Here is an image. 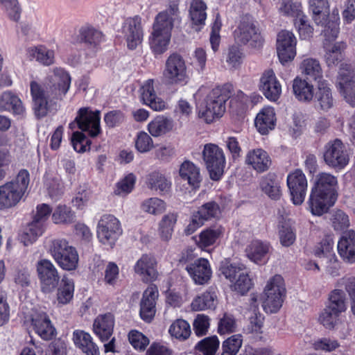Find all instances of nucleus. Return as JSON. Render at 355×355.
Returning a JSON list of instances; mask_svg holds the SVG:
<instances>
[{
	"label": "nucleus",
	"mask_w": 355,
	"mask_h": 355,
	"mask_svg": "<svg viewBox=\"0 0 355 355\" xmlns=\"http://www.w3.org/2000/svg\"><path fill=\"white\" fill-rule=\"evenodd\" d=\"M322 31L325 37L324 48L326 63L329 67L336 66L343 60V46L339 43L331 44V42L337 37L339 24L337 20L330 21Z\"/></svg>",
	"instance_id": "1a4fd4ad"
},
{
	"label": "nucleus",
	"mask_w": 355,
	"mask_h": 355,
	"mask_svg": "<svg viewBox=\"0 0 355 355\" xmlns=\"http://www.w3.org/2000/svg\"><path fill=\"white\" fill-rule=\"evenodd\" d=\"M158 295V289L154 285L149 286L143 293L140 302L139 314L141 319L147 322H150L155 317L156 300Z\"/></svg>",
	"instance_id": "b1692460"
},
{
	"label": "nucleus",
	"mask_w": 355,
	"mask_h": 355,
	"mask_svg": "<svg viewBox=\"0 0 355 355\" xmlns=\"http://www.w3.org/2000/svg\"><path fill=\"white\" fill-rule=\"evenodd\" d=\"M300 70L307 79L322 81L323 76L322 67L318 60L313 58H306L300 64Z\"/></svg>",
	"instance_id": "e433bc0d"
},
{
	"label": "nucleus",
	"mask_w": 355,
	"mask_h": 355,
	"mask_svg": "<svg viewBox=\"0 0 355 355\" xmlns=\"http://www.w3.org/2000/svg\"><path fill=\"white\" fill-rule=\"evenodd\" d=\"M100 120V112L93 111L89 107L80 108L75 119L78 128L92 137L98 136L101 131Z\"/></svg>",
	"instance_id": "a211bd4d"
},
{
	"label": "nucleus",
	"mask_w": 355,
	"mask_h": 355,
	"mask_svg": "<svg viewBox=\"0 0 355 355\" xmlns=\"http://www.w3.org/2000/svg\"><path fill=\"white\" fill-rule=\"evenodd\" d=\"M338 189L337 177L330 173L320 172L315 175L311 189L336 198Z\"/></svg>",
	"instance_id": "393cba45"
},
{
	"label": "nucleus",
	"mask_w": 355,
	"mask_h": 355,
	"mask_svg": "<svg viewBox=\"0 0 355 355\" xmlns=\"http://www.w3.org/2000/svg\"><path fill=\"white\" fill-rule=\"evenodd\" d=\"M173 127V121L163 115L154 118L147 125L151 136L158 137L170 132Z\"/></svg>",
	"instance_id": "a18cd8bd"
},
{
	"label": "nucleus",
	"mask_w": 355,
	"mask_h": 355,
	"mask_svg": "<svg viewBox=\"0 0 355 355\" xmlns=\"http://www.w3.org/2000/svg\"><path fill=\"white\" fill-rule=\"evenodd\" d=\"M336 200V198L311 189L308 200L309 209L313 215L322 216L334 205Z\"/></svg>",
	"instance_id": "c85d7f7f"
},
{
	"label": "nucleus",
	"mask_w": 355,
	"mask_h": 355,
	"mask_svg": "<svg viewBox=\"0 0 355 355\" xmlns=\"http://www.w3.org/2000/svg\"><path fill=\"white\" fill-rule=\"evenodd\" d=\"M186 270L196 284L203 285L211 279L212 271L209 261L199 258L186 266Z\"/></svg>",
	"instance_id": "5701e85b"
},
{
	"label": "nucleus",
	"mask_w": 355,
	"mask_h": 355,
	"mask_svg": "<svg viewBox=\"0 0 355 355\" xmlns=\"http://www.w3.org/2000/svg\"><path fill=\"white\" fill-rule=\"evenodd\" d=\"M279 11L282 15L293 17L295 19H297L304 14L302 10V4L293 0H282Z\"/></svg>",
	"instance_id": "13d9d810"
},
{
	"label": "nucleus",
	"mask_w": 355,
	"mask_h": 355,
	"mask_svg": "<svg viewBox=\"0 0 355 355\" xmlns=\"http://www.w3.org/2000/svg\"><path fill=\"white\" fill-rule=\"evenodd\" d=\"M31 59L35 60L44 66H51L55 63V51L44 45L32 46L28 49Z\"/></svg>",
	"instance_id": "79ce46f5"
},
{
	"label": "nucleus",
	"mask_w": 355,
	"mask_h": 355,
	"mask_svg": "<svg viewBox=\"0 0 355 355\" xmlns=\"http://www.w3.org/2000/svg\"><path fill=\"white\" fill-rule=\"evenodd\" d=\"M340 313L331 310V309L326 306L320 313L318 316V322L327 329H334L338 322V316Z\"/></svg>",
	"instance_id": "bf43d9fd"
},
{
	"label": "nucleus",
	"mask_w": 355,
	"mask_h": 355,
	"mask_svg": "<svg viewBox=\"0 0 355 355\" xmlns=\"http://www.w3.org/2000/svg\"><path fill=\"white\" fill-rule=\"evenodd\" d=\"M221 225H214L203 230L198 235V246L201 249L214 245L224 234Z\"/></svg>",
	"instance_id": "c9c22d12"
},
{
	"label": "nucleus",
	"mask_w": 355,
	"mask_h": 355,
	"mask_svg": "<svg viewBox=\"0 0 355 355\" xmlns=\"http://www.w3.org/2000/svg\"><path fill=\"white\" fill-rule=\"evenodd\" d=\"M250 312L252 315L249 318V324L248 330L250 333H261L263 327V317L259 312V305L257 303V295L252 294L250 295Z\"/></svg>",
	"instance_id": "09e8293b"
},
{
	"label": "nucleus",
	"mask_w": 355,
	"mask_h": 355,
	"mask_svg": "<svg viewBox=\"0 0 355 355\" xmlns=\"http://www.w3.org/2000/svg\"><path fill=\"white\" fill-rule=\"evenodd\" d=\"M314 97L320 109L324 111L333 107L335 103L331 89L324 80L319 81Z\"/></svg>",
	"instance_id": "58836bf2"
},
{
	"label": "nucleus",
	"mask_w": 355,
	"mask_h": 355,
	"mask_svg": "<svg viewBox=\"0 0 355 355\" xmlns=\"http://www.w3.org/2000/svg\"><path fill=\"white\" fill-rule=\"evenodd\" d=\"M351 67L342 64L338 72V84L341 95L351 105H355V80Z\"/></svg>",
	"instance_id": "412c9836"
},
{
	"label": "nucleus",
	"mask_w": 355,
	"mask_h": 355,
	"mask_svg": "<svg viewBox=\"0 0 355 355\" xmlns=\"http://www.w3.org/2000/svg\"><path fill=\"white\" fill-rule=\"evenodd\" d=\"M164 80L171 85L184 84L188 80L187 66L183 58L178 55H171L166 60L163 72Z\"/></svg>",
	"instance_id": "ddd939ff"
},
{
	"label": "nucleus",
	"mask_w": 355,
	"mask_h": 355,
	"mask_svg": "<svg viewBox=\"0 0 355 355\" xmlns=\"http://www.w3.org/2000/svg\"><path fill=\"white\" fill-rule=\"evenodd\" d=\"M216 304L217 295L214 289L210 288L196 297L191 304V308L193 311H199L213 309Z\"/></svg>",
	"instance_id": "37998d69"
},
{
	"label": "nucleus",
	"mask_w": 355,
	"mask_h": 355,
	"mask_svg": "<svg viewBox=\"0 0 355 355\" xmlns=\"http://www.w3.org/2000/svg\"><path fill=\"white\" fill-rule=\"evenodd\" d=\"M179 174L182 180L193 188L199 187L201 175L199 167L190 161L184 162L180 167Z\"/></svg>",
	"instance_id": "4c0bfd02"
},
{
	"label": "nucleus",
	"mask_w": 355,
	"mask_h": 355,
	"mask_svg": "<svg viewBox=\"0 0 355 355\" xmlns=\"http://www.w3.org/2000/svg\"><path fill=\"white\" fill-rule=\"evenodd\" d=\"M243 59L244 54L239 47L232 46L229 49L226 62L231 68L238 69L243 63Z\"/></svg>",
	"instance_id": "774afa93"
},
{
	"label": "nucleus",
	"mask_w": 355,
	"mask_h": 355,
	"mask_svg": "<svg viewBox=\"0 0 355 355\" xmlns=\"http://www.w3.org/2000/svg\"><path fill=\"white\" fill-rule=\"evenodd\" d=\"M135 144L136 149L141 153H148L154 148L153 139L144 131H140L137 134Z\"/></svg>",
	"instance_id": "69168bd1"
},
{
	"label": "nucleus",
	"mask_w": 355,
	"mask_h": 355,
	"mask_svg": "<svg viewBox=\"0 0 355 355\" xmlns=\"http://www.w3.org/2000/svg\"><path fill=\"white\" fill-rule=\"evenodd\" d=\"M219 212V206L215 202L211 201L205 203L193 213L189 223L184 229L185 234L187 235L193 234L206 221L216 217Z\"/></svg>",
	"instance_id": "4468645a"
},
{
	"label": "nucleus",
	"mask_w": 355,
	"mask_h": 355,
	"mask_svg": "<svg viewBox=\"0 0 355 355\" xmlns=\"http://www.w3.org/2000/svg\"><path fill=\"white\" fill-rule=\"evenodd\" d=\"M168 333L173 338L183 341L190 336L191 330L187 321L183 319H177L170 325Z\"/></svg>",
	"instance_id": "3c124183"
},
{
	"label": "nucleus",
	"mask_w": 355,
	"mask_h": 355,
	"mask_svg": "<svg viewBox=\"0 0 355 355\" xmlns=\"http://www.w3.org/2000/svg\"><path fill=\"white\" fill-rule=\"evenodd\" d=\"M122 33L129 49H135L143 41L141 18L137 15L128 18L122 26Z\"/></svg>",
	"instance_id": "6ab92c4d"
},
{
	"label": "nucleus",
	"mask_w": 355,
	"mask_h": 355,
	"mask_svg": "<svg viewBox=\"0 0 355 355\" xmlns=\"http://www.w3.org/2000/svg\"><path fill=\"white\" fill-rule=\"evenodd\" d=\"M259 87L264 96L270 101L275 102L281 96L282 85L271 69L265 70L259 79Z\"/></svg>",
	"instance_id": "aec40b11"
},
{
	"label": "nucleus",
	"mask_w": 355,
	"mask_h": 355,
	"mask_svg": "<svg viewBox=\"0 0 355 355\" xmlns=\"http://www.w3.org/2000/svg\"><path fill=\"white\" fill-rule=\"evenodd\" d=\"M180 21L178 3L175 1L156 15L149 37L150 46L155 54H162L167 50L174 24Z\"/></svg>",
	"instance_id": "f257e3e1"
},
{
	"label": "nucleus",
	"mask_w": 355,
	"mask_h": 355,
	"mask_svg": "<svg viewBox=\"0 0 355 355\" xmlns=\"http://www.w3.org/2000/svg\"><path fill=\"white\" fill-rule=\"evenodd\" d=\"M269 251L270 245L260 240L252 241L245 250L248 257L257 264L266 263Z\"/></svg>",
	"instance_id": "f704fd0d"
},
{
	"label": "nucleus",
	"mask_w": 355,
	"mask_h": 355,
	"mask_svg": "<svg viewBox=\"0 0 355 355\" xmlns=\"http://www.w3.org/2000/svg\"><path fill=\"white\" fill-rule=\"evenodd\" d=\"M140 91L142 101L153 110L162 111L167 107L166 102L157 96L153 79L146 80L142 85Z\"/></svg>",
	"instance_id": "c756f323"
},
{
	"label": "nucleus",
	"mask_w": 355,
	"mask_h": 355,
	"mask_svg": "<svg viewBox=\"0 0 355 355\" xmlns=\"http://www.w3.org/2000/svg\"><path fill=\"white\" fill-rule=\"evenodd\" d=\"M30 87L34 114L37 119L43 118L48 114L49 103L57 99L55 97L49 96L48 91L35 80L31 82Z\"/></svg>",
	"instance_id": "f3484780"
},
{
	"label": "nucleus",
	"mask_w": 355,
	"mask_h": 355,
	"mask_svg": "<svg viewBox=\"0 0 355 355\" xmlns=\"http://www.w3.org/2000/svg\"><path fill=\"white\" fill-rule=\"evenodd\" d=\"M41 291L44 293H51L60 282V275L57 268L48 259H39L35 265Z\"/></svg>",
	"instance_id": "f8f14e48"
},
{
	"label": "nucleus",
	"mask_w": 355,
	"mask_h": 355,
	"mask_svg": "<svg viewBox=\"0 0 355 355\" xmlns=\"http://www.w3.org/2000/svg\"><path fill=\"white\" fill-rule=\"evenodd\" d=\"M30 182L29 173L21 170L16 178L0 186V209L16 206L22 199Z\"/></svg>",
	"instance_id": "7ed1b4c3"
},
{
	"label": "nucleus",
	"mask_w": 355,
	"mask_h": 355,
	"mask_svg": "<svg viewBox=\"0 0 355 355\" xmlns=\"http://www.w3.org/2000/svg\"><path fill=\"white\" fill-rule=\"evenodd\" d=\"M245 164L257 173L268 171L272 164L271 159L266 151L261 148L249 150L245 159Z\"/></svg>",
	"instance_id": "a878e982"
},
{
	"label": "nucleus",
	"mask_w": 355,
	"mask_h": 355,
	"mask_svg": "<svg viewBox=\"0 0 355 355\" xmlns=\"http://www.w3.org/2000/svg\"><path fill=\"white\" fill-rule=\"evenodd\" d=\"M230 96L229 91L224 87H217L209 91L200 104L198 116L207 123L221 117L225 112V103Z\"/></svg>",
	"instance_id": "f03ea898"
},
{
	"label": "nucleus",
	"mask_w": 355,
	"mask_h": 355,
	"mask_svg": "<svg viewBox=\"0 0 355 355\" xmlns=\"http://www.w3.org/2000/svg\"><path fill=\"white\" fill-rule=\"evenodd\" d=\"M176 222L177 215L173 213H168L162 218L158 225V233L162 240L168 241L171 239Z\"/></svg>",
	"instance_id": "8fccbe9b"
},
{
	"label": "nucleus",
	"mask_w": 355,
	"mask_h": 355,
	"mask_svg": "<svg viewBox=\"0 0 355 355\" xmlns=\"http://www.w3.org/2000/svg\"><path fill=\"white\" fill-rule=\"evenodd\" d=\"M221 275L229 281L232 291L244 295L252 287V282L243 265L235 264L225 261L221 263L220 269Z\"/></svg>",
	"instance_id": "39448f33"
},
{
	"label": "nucleus",
	"mask_w": 355,
	"mask_h": 355,
	"mask_svg": "<svg viewBox=\"0 0 355 355\" xmlns=\"http://www.w3.org/2000/svg\"><path fill=\"white\" fill-rule=\"evenodd\" d=\"M254 125L261 135H267L273 130L276 125V114L274 108L270 106L263 107L256 116Z\"/></svg>",
	"instance_id": "7c9ffc66"
},
{
	"label": "nucleus",
	"mask_w": 355,
	"mask_h": 355,
	"mask_svg": "<svg viewBox=\"0 0 355 355\" xmlns=\"http://www.w3.org/2000/svg\"><path fill=\"white\" fill-rule=\"evenodd\" d=\"M323 158L327 166L336 171L344 169L349 162L348 150L338 139L330 141L325 145Z\"/></svg>",
	"instance_id": "9b49d317"
},
{
	"label": "nucleus",
	"mask_w": 355,
	"mask_h": 355,
	"mask_svg": "<svg viewBox=\"0 0 355 355\" xmlns=\"http://www.w3.org/2000/svg\"><path fill=\"white\" fill-rule=\"evenodd\" d=\"M71 82L69 73L64 69L56 67L50 69L42 86L48 91L49 96L60 100L69 91Z\"/></svg>",
	"instance_id": "423d86ee"
},
{
	"label": "nucleus",
	"mask_w": 355,
	"mask_h": 355,
	"mask_svg": "<svg viewBox=\"0 0 355 355\" xmlns=\"http://www.w3.org/2000/svg\"><path fill=\"white\" fill-rule=\"evenodd\" d=\"M220 342L217 336H214L205 338L200 341L196 347L203 353L204 355H215L219 347Z\"/></svg>",
	"instance_id": "338daca9"
},
{
	"label": "nucleus",
	"mask_w": 355,
	"mask_h": 355,
	"mask_svg": "<svg viewBox=\"0 0 355 355\" xmlns=\"http://www.w3.org/2000/svg\"><path fill=\"white\" fill-rule=\"evenodd\" d=\"M297 39L289 31H281L277 36V53L283 64L292 61L296 55Z\"/></svg>",
	"instance_id": "2eb2a0df"
},
{
	"label": "nucleus",
	"mask_w": 355,
	"mask_h": 355,
	"mask_svg": "<svg viewBox=\"0 0 355 355\" xmlns=\"http://www.w3.org/2000/svg\"><path fill=\"white\" fill-rule=\"evenodd\" d=\"M260 188L272 200H279L282 196L280 182L275 174L263 176L260 181Z\"/></svg>",
	"instance_id": "ea45409f"
},
{
	"label": "nucleus",
	"mask_w": 355,
	"mask_h": 355,
	"mask_svg": "<svg viewBox=\"0 0 355 355\" xmlns=\"http://www.w3.org/2000/svg\"><path fill=\"white\" fill-rule=\"evenodd\" d=\"M337 248L338 254L345 263H355L354 231L349 230L344 232L338 242Z\"/></svg>",
	"instance_id": "bb28decb"
},
{
	"label": "nucleus",
	"mask_w": 355,
	"mask_h": 355,
	"mask_svg": "<svg viewBox=\"0 0 355 355\" xmlns=\"http://www.w3.org/2000/svg\"><path fill=\"white\" fill-rule=\"evenodd\" d=\"M47 252L64 270H73L78 267L79 256L76 249L63 238L50 239L46 243Z\"/></svg>",
	"instance_id": "20e7f679"
},
{
	"label": "nucleus",
	"mask_w": 355,
	"mask_h": 355,
	"mask_svg": "<svg viewBox=\"0 0 355 355\" xmlns=\"http://www.w3.org/2000/svg\"><path fill=\"white\" fill-rule=\"evenodd\" d=\"M309 8L313 14V19L317 24L324 26H328L329 22L333 20H329V6L327 0H309ZM338 17L334 16V21L337 20L338 23Z\"/></svg>",
	"instance_id": "2f4dec72"
},
{
	"label": "nucleus",
	"mask_w": 355,
	"mask_h": 355,
	"mask_svg": "<svg viewBox=\"0 0 355 355\" xmlns=\"http://www.w3.org/2000/svg\"><path fill=\"white\" fill-rule=\"evenodd\" d=\"M286 286L283 277L275 275L266 282L263 293L286 295Z\"/></svg>",
	"instance_id": "6e6d98bb"
},
{
	"label": "nucleus",
	"mask_w": 355,
	"mask_h": 355,
	"mask_svg": "<svg viewBox=\"0 0 355 355\" xmlns=\"http://www.w3.org/2000/svg\"><path fill=\"white\" fill-rule=\"evenodd\" d=\"M114 317L112 313L98 315L93 323V331L102 342L107 341L114 331Z\"/></svg>",
	"instance_id": "cd10ccee"
},
{
	"label": "nucleus",
	"mask_w": 355,
	"mask_h": 355,
	"mask_svg": "<svg viewBox=\"0 0 355 355\" xmlns=\"http://www.w3.org/2000/svg\"><path fill=\"white\" fill-rule=\"evenodd\" d=\"M286 183L291 196V200L295 205H300L304 201L307 190V180L300 169H296L288 173Z\"/></svg>",
	"instance_id": "dca6fc26"
},
{
	"label": "nucleus",
	"mask_w": 355,
	"mask_h": 355,
	"mask_svg": "<svg viewBox=\"0 0 355 355\" xmlns=\"http://www.w3.org/2000/svg\"><path fill=\"white\" fill-rule=\"evenodd\" d=\"M155 257L152 254H144L136 261L134 271L143 282H153L156 280L159 275Z\"/></svg>",
	"instance_id": "4be33fe9"
},
{
	"label": "nucleus",
	"mask_w": 355,
	"mask_h": 355,
	"mask_svg": "<svg viewBox=\"0 0 355 355\" xmlns=\"http://www.w3.org/2000/svg\"><path fill=\"white\" fill-rule=\"evenodd\" d=\"M123 230L119 220L112 214L101 216L97 225V238L103 245L112 248Z\"/></svg>",
	"instance_id": "6e6552de"
},
{
	"label": "nucleus",
	"mask_w": 355,
	"mask_h": 355,
	"mask_svg": "<svg viewBox=\"0 0 355 355\" xmlns=\"http://www.w3.org/2000/svg\"><path fill=\"white\" fill-rule=\"evenodd\" d=\"M147 184L151 190L158 191L160 195H165L171 191L172 182L164 174L153 171L148 175Z\"/></svg>",
	"instance_id": "a19ab883"
},
{
	"label": "nucleus",
	"mask_w": 355,
	"mask_h": 355,
	"mask_svg": "<svg viewBox=\"0 0 355 355\" xmlns=\"http://www.w3.org/2000/svg\"><path fill=\"white\" fill-rule=\"evenodd\" d=\"M72 340L76 347L86 355H99L98 348L89 333L83 330H75Z\"/></svg>",
	"instance_id": "72a5a7b5"
},
{
	"label": "nucleus",
	"mask_w": 355,
	"mask_h": 355,
	"mask_svg": "<svg viewBox=\"0 0 355 355\" xmlns=\"http://www.w3.org/2000/svg\"><path fill=\"white\" fill-rule=\"evenodd\" d=\"M236 42L241 44H248L252 48H259L263 44V38L253 19L249 16L241 18L234 32Z\"/></svg>",
	"instance_id": "9d476101"
},
{
	"label": "nucleus",
	"mask_w": 355,
	"mask_h": 355,
	"mask_svg": "<svg viewBox=\"0 0 355 355\" xmlns=\"http://www.w3.org/2000/svg\"><path fill=\"white\" fill-rule=\"evenodd\" d=\"M202 155L211 179L220 180L226 164L223 150L215 144H207L204 146Z\"/></svg>",
	"instance_id": "0eeeda50"
},
{
	"label": "nucleus",
	"mask_w": 355,
	"mask_h": 355,
	"mask_svg": "<svg viewBox=\"0 0 355 355\" xmlns=\"http://www.w3.org/2000/svg\"><path fill=\"white\" fill-rule=\"evenodd\" d=\"M243 343L241 334H235L226 339L222 345L221 355H236Z\"/></svg>",
	"instance_id": "680f3d73"
},
{
	"label": "nucleus",
	"mask_w": 355,
	"mask_h": 355,
	"mask_svg": "<svg viewBox=\"0 0 355 355\" xmlns=\"http://www.w3.org/2000/svg\"><path fill=\"white\" fill-rule=\"evenodd\" d=\"M141 209L146 214L158 216L165 211L166 204L163 200L153 197L144 200L141 204Z\"/></svg>",
	"instance_id": "864d4df0"
},
{
	"label": "nucleus",
	"mask_w": 355,
	"mask_h": 355,
	"mask_svg": "<svg viewBox=\"0 0 355 355\" xmlns=\"http://www.w3.org/2000/svg\"><path fill=\"white\" fill-rule=\"evenodd\" d=\"M293 89L295 97L302 102H311L314 97L313 85L297 77L293 80Z\"/></svg>",
	"instance_id": "49530a36"
},
{
	"label": "nucleus",
	"mask_w": 355,
	"mask_h": 355,
	"mask_svg": "<svg viewBox=\"0 0 355 355\" xmlns=\"http://www.w3.org/2000/svg\"><path fill=\"white\" fill-rule=\"evenodd\" d=\"M52 220L55 224L67 225L74 221L75 215L69 207L59 205L52 214Z\"/></svg>",
	"instance_id": "4d7b16f0"
},
{
	"label": "nucleus",
	"mask_w": 355,
	"mask_h": 355,
	"mask_svg": "<svg viewBox=\"0 0 355 355\" xmlns=\"http://www.w3.org/2000/svg\"><path fill=\"white\" fill-rule=\"evenodd\" d=\"M345 299V293L340 289H335L330 294L329 303L327 306L342 313L346 309Z\"/></svg>",
	"instance_id": "0e129e2a"
},
{
	"label": "nucleus",
	"mask_w": 355,
	"mask_h": 355,
	"mask_svg": "<svg viewBox=\"0 0 355 355\" xmlns=\"http://www.w3.org/2000/svg\"><path fill=\"white\" fill-rule=\"evenodd\" d=\"M286 295L262 293V306L268 313H277L282 306Z\"/></svg>",
	"instance_id": "5fc2aeb1"
},
{
	"label": "nucleus",
	"mask_w": 355,
	"mask_h": 355,
	"mask_svg": "<svg viewBox=\"0 0 355 355\" xmlns=\"http://www.w3.org/2000/svg\"><path fill=\"white\" fill-rule=\"evenodd\" d=\"M334 242L332 238L327 237L315 247L314 250V254L324 261L327 259L331 256L336 255L334 252Z\"/></svg>",
	"instance_id": "e2e57ef3"
},
{
	"label": "nucleus",
	"mask_w": 355,
	"mask_h": 355,
	"mask_svg": "<svg viewBox=\"0 0 355 355\" xmlns=\"http://www.w3.org/2000/svg\"><path fill=\"white\" fill-rule=\"evenodd\" d=\"M44 231V225L33 220L21 236V241L24 243V245H31L42 235Z\"/></svg>",
	"instance_id": "603ef678"
},
{
	"label": "nucleus",
	"mask_w": 355,
	"mask_h": 355,
	"mask_svg": "<svg viewBox=\"0 0 355 355\" xmlns=\"http://www.w3.org/2000/svg\"><path fill=\"white\" fill-rule=\"evenodd\" d=\"M135 182V175L133 173L128 174L116 184L114 194L120 196H127L133 190Z\"/></svg>",
	"instance_id": "052dcab7"
},
{
	"label": "nucleus",
	"mask_w": 355,
	"mask_h": 355,
	"mask_svg": "<svg viewBox=\"0 0 355 355\" xmlns=\"http://www.w3.org/2000/svg\"><path fill=\"white\" fill-rule=\"evenodd\" d=\"M56 302L62 306L71 302L73 297L74 283L71 279L64 276L57 286Z\"/></svg>",
	"instance_id": "de8ad7c7"
},
{
	"label": "nucleus",
	"mask_w": 355,
	"mask_h": 355,
	"mask_svg": "<svg viewBox=\"0 0 355 355\" xmlns=\"http://www.w3.org/2000/svg\"><path fill=\"white\" fill-rule=\"evenodd\" d=\"M32 324L35 332L44 340H51L55 335V329L45 313L35 315L32 318Z\"/></svg>",
	"instance_id": "473e14b6"
},
{
	"label": "nucleus",
	"mask_w": 355,
	"mask_h": 355,
	"mask_svg": "<svg viewBox=\"0 0 355 355\" xmlns=\"http://www.w3.org/2000/svg\"><path fill=\"white\" fill-rule=\"evenodd\" d=\"M207 5L202 0H192L189 8V15L196 31L205 24Z\"/></svg>",
	"instance_id": "c03bdc74"
}]
</instances>
